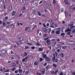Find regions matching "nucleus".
I'll return each instance as SVG.
<instances>
[{"instance_id":"obj_31","label":"nucleus","mask_w":75,"mask_h":75,"mask_svg":"<svg viewBox=\"0 0 75 75\" xmlns=\"http://www.w3.org/2000/svg\"><path fill=\"white\" fill-rule=\"evenodd\" d=\"M38 16H41V14H41V12H40V11L38 12Z\"/></svg>"},{"instance_id":"obj_14","label":"nucleus","mask_w":75,"mask_h":75,"mask_svg":"<svg viewBox=\"0 0 75 75\" xmlns=\"http://www.w3.org/2000/svg\"><path fill=\"white\" fill-rule=\"evenodd\" d=\"M69 31H71V30L68 29L67 30H65V33H67V32H69Z\"/></svg>"},{"instance_id":"obj_61","label":"nucleus","mask_w":75,"mask_h":75,"mask_svg":"<svg viewBox=\"0 0 75 75\" xmlns=\"http://www.w3.org/2000/svg\"><path fill=\"white\" fill-rule=\"evenodd\" d=\"M42 3V1H40L39 3V4H41Z\"/></svg>"},{"instance_id":"obj_18","label":"nucleus","mask_w":75,"mask_h":75,"mask_svg":"<svg viewBox=\"0 0 75 75\" xmlns=\"http://www.w3.org/2000/svg\"><path fill=\"white\" fill-rule=\"evenodd\" d=\"M16 13V11H13L12 13H11L12 16H14L15 15V13Z\"/></svg>"},{"instance_id":"obj_39","label":"nucleus","mask_w":75,"mask_h":75,"mask_svg":"<svg viewBox=\"0 0 75 75\" xmlns=\"http://www.w3.org/2000/svg\"><path fill=\"white\" fill-rule=\"evenodd\" d=\"M60 35L61 36H63L65 35V33H61Z\"/></svg>"},{"instance_id":"obj_42","label":"nucleus","mask_w":75,"mask_h":75,"mask_svg":"<svg viewBox=\"0 0 75 75\" xmlns=\"http://www.w3.org/2000/svg\"><path fill=\"white\" fill-rule=\"evenodd\" d=\"M25 48L24 49V50H27V49H29V47H26L25 46Z\"/></svg>"},{"instance_id":"obj_46","label":"nucleus","mask_w":75,"mask_h":75,"mask_svg":"<svg viewBox=\"0 0 75 75\" xmlns=\"http://www.w3.org/2000/svg\"><path fill=\"white\" fill-rule=\"evenodd\" d=\"M32 11H34V10H35V8L34 7H33L32 8Z\"/></svg>"},{"instance_id":"obj_64","label":"nucleus","mask_w":75,"mask_h":75,"mask_svg":"<svg viewBox=\"0 0 75 75\" xmlns=\"http://www.w3.org/2000/svg\"><path fill=\"white\" fill-rule=\"evenodd\" d=\"M2 24V21H0V25H1Z\"/></svg>"},{"instance_id":"obj_38","label":"nucleus","mask_w":75,"mask_h":75,"mask_svg":"<svg viewBox=\"0 0 75 75\" xmlns=\"http://www.w3.org/2000/svg\"><path fill=\"white\" fill-rule=\"evenodd\" d=\"M18 70H15V74H18Z\"/></svg>"},{"instance_id":"obj_33","label":"nucleus","mask_w":75,"mask_h":75,"mask_svg":"<svg viewBox=\"0 0 75 75\" xmlns=\"http://www.w3.org/2000/svg\"><path fill=\"white\" fill-rule=\"evenodd\" d=\"M75 27V25L74 26H71L70 27V29H73Z\"/></svg>"},{"instance_id":"obj_43","label":"nucleus","mask_w":75,"mask_h":75,"mask_svg":"<svg viewBox=\"0 0 75 75\" xmlns=\"http://www.w3.org/2000/svg\"><path fill=\"white\" fill-rule=\"evenodd\" d=\"M12 70V71H14V70H16V68L13 67Z\"/></svg>"},{"instance_id":"obj_63","label":"nucleus","mask_w":75,"mask_h":75,"mask_svg":"<svg viewBox=\"0 0 75 75\" xmlns=\"http://www.w3.org/2000/svg\"><path fill=\"white\" fill-rule=\"evenodd\" d=\"M60 75H63V73L61 72L60 73Z\"/></svg>"},{"instance_id":"obj_7","label":"nucleus","mask_w":75,"mask_h":75,"mask_svg":"<svg viewBox=\"0 0 75 75\" xmlns=\"http://www.w3.org/2000/svg\"><path fill=\"white\" fill-rule=\"evenodd\" d=\"M46 43L48 45H51V41H50V39L47 40Z\"/></svg>"},{"instance_id":"obj_58","label":"nucleus","mask_w":75,"mask_h":75,"mask_svg":"<svg viewBox=\"0 0 75 75\" xmlns=\"http://www.w3.org/2000/svg\"><path fill=\"white\" fill-rule=\"evenodd\" d=\"M36 45H40V44L39 43H36Z\"/></svg>"},{"instance_id":"obj_12","label":"nucleus","mask_w":75,"mask_h":75,"mask_svg":"<svg viewBox=\"0 0 75 75\" xmlns=\"http://www.w3.org/2000/svg\"><path fill=\"white\" fill-rule=\"evenodd\" d=\"M25 30L26 31L27 30L28 32H30V29H29L28 27H26Z\"/></svg>"},{"instance_id":"obj_15","label":"nucleus","mask_w":75,"mask_h":75,"mask_svg":"<svg viewBox=\"0 0 75 75\" xmlns=\"http://www.w3.org/2000/svg\"><path fill=\"white\" fill-rule=\"evenodd\" d=\"M23 55H24V57H25L28 55V54L26 52H25L23 54Z\"/></svg>"},{"instance_id":"obj_3","label":"nucleus","mask_w":75,"mask_h":75,"mask_svg":"<svg viewBox=\"0 0 75 75\" xmlns=\"http://www.w3.org/2000/svg\"><path fill=\"white\" fill-rule=\"evenodd\" d=\"M2 3L3 4L2 6L3 7H4V9H5L6 8V5H5V4L6 3V0H3Z\"/></svg>"},{"instance_id":"obj_47","label":"nucleus","mask_w":75,"mask_h":75,"mask_svg":"<svg viewBox=\"0 0 75 75\" xmlns=\"http://www.w3.org/2000/svg\"><path fill=\"white\" fill-rule=\"evenodd\" d=\"M11 22H9V21H8L7 23L6 24H11Z\"/></svg>"},{"instance_id":"obj_26","label":"nucleus","mask_w":75,"mask_h":75,"mask_svg":"<svg viewBox=\"0 0 75 75\" xmlns=\"http://www.w3.org/2000/svg\"><path fill=\"white\" fill-rule=\"evenodd\" d=\"M52 3L53 4H55L56 3V1L55 0H53L52 1Z\"/></svg>"},{"instance_id":"obj_16","label":"nucleus","mask_w":75,"mask_h":75,"mask_svg":"<svg viewBox=\"0 0 75 75\" xmlns=\"http://www.w3.org/2000/svg\"><path fill=\"white\" fill-rule=\"evenodd\" d=\"M60 56L64 59V54L63 53H61L60 54Z\"/></svg>"},{"instance_id":"obj_24","label":"nucleus","mask_w":75,"mask_h":75,"mask_svg":"<svg viewBox=\"0 0 75 75\" xmlns=\"http://www.w3.org/2000/svg\"><path fill=\"white\" fill-rule=\"evenodd\" d=\"M10 27L12 28H14V25H13V24H11L10 25Z\"/></svg>"},{"instance_id":"obj_55","label":"nucleus","mask_w":75,"mask_h":75,"mask_svg":"<svg viewBox=\"0 0 75 75\" xmlns=\"http://www.w3.org/2000/svg\"><path fill=\"white\" fill-rule=\"evenodd\" d=\"M23 0H20V3H23Z\"/></svg>"},{"instance_id":"obj_25","label":"nucleus","mask_w":75,"mask_h":75,"mask_svg":"<svg viewBox=\"0 0 75 75\" xmlns=\"http://www.w3.org/2000/svg\"><path fill=\"white\" fill-rule=\"evenodd\" d=\"M41 72L42 75H44V74H45V71H42Z\"/></svg>"},{"instance_id":"obj_20","label":"nucleus","mask_w":75,"mask_h":75,"mask_svg":"<svg viewBox=\"0 0 75 75\" xmlns=\"http://www.w3.org/2000/svg\"><path fill=\"white\" fill-rule=\"evenodd\" d=\"M40 71H45V69L43 68L40 69Z\"/></svg>"},{"instance_id":"obj_54","label":"nucleus","mask_w":75,"mask_h":75,"mask_svg":"<svg viewBox=\"0 0 75 75\" xmlns=\"http://www.w3.org/2000/svg\"><path fill=\"white\" fill-rule=\"evenodd\" d=\"M9 69H6V71H5V72H9Z\"/></svg>"},{"instance_id":"obj_4","label":"nucleus","mask_w":75,"mask_h":75,"mask_svg":"<svg viewBox=\"0 0 75 75\" xmlns=\"http://www.w3.org/2000/svg\"><path fill=\"white\" fill-rule=\"evenodd\" d=\"M45 60L47 62H50L51 59V58H50V57H47L45 59Z\"/></svg>"},{"instance_id":"obj_11","label":"nucleus","mask_w":75,"mask_h":75,"mask_svg":"<svg viewBox=\"0 0 75 75\" xmlns=\"http://www.w3.org/2000/svg\"><path fill=\"white\" fill-rule=\"evenodd\" d=\"M8 18V16H6L5 17V18L3 19V21H7Z\"/></svg>"},{"instance_id":"obj_22","label":"nucleus","mask_w":75,"mask_h":75,"mask_svg":"<svg viewBox=\"0 0 75 75\" xmlns=\"http://www.w3.org/2000/svg\"><path fill=\"white\" fill-rule=\"evenodd\" d=\"M50 68V66H49V65H48L46 67V69L47 70V69H48Z\"/></svg>"},{"instance_id":"obj_52","label":"nucleus","mask_w":75,"mask_h":75,"mask_svg":"<svg viewBox=\"0 0 75 75\" xmlns=\"http://www.w3.org/2000/svg\"><path fill=\"white\" fill-rule=\"evenodd\" d=\"M54 33H55V31H54V30H52V33L54 34Z\"/></svg>"},{"instance_id":"obj_29","label":"nucleus","mask_w":75,"mask_h":75,"mask_svg":"<svg viewBox=\"0 0 75 75\" xmlns=\"http://www.w3.org/2000/svg\"><path fill=\"white\" fill-rule=\"evenodd\" d=\"M65 14L66 16H67L68 14V12L66 11L65 12Z\"/></svg>"},{"instance_id":"obj_6","label":"nucleus","mask_w":75,"mask_h":75,"mask_svg":"<svg viewBox=\"0 0 75 75\" xmlns=\"http://www.w3.org/2000/svg\"><path fill=\"white\" fill-rule=\"evenodd\" d=\"M1 52L3 54H7V51L4 49L1 50Z\"/></svg>"},{"instance_id":"obj_34","label":"nucleus","mask_w":75,"mask_h":75,"mask_svg":"<svg viewBox=\"0 0 75 75\" xmlns=\"http://www.w3.org/2000/svg\"><path fill=\"white\" fill-rule=\"evenodd\" d=\"M54 71L53 70L51 71V74H52V75H54Z\"/></svg>"},{"instance_id":"obj_48","label":"nucleus","mask_w":75,"mask_h":75,"mask_svg":"<svg viewBox=\"0 0 75 75\" xmlns=\"http://www.w3.org/2000/svg\"><path fill=\"white\" fill-rule=\"evenodd\" d=\"M47 65V63L45 62L44 65V67H45Z\"/></svg>"},{"instance_id":"obj_41","label":"nucleus","mask_w":75,"mask_h":75,"mask_svg":"<svg viewBox=\"0 0 75 75\" xmlns=\"http://www.w3.org/2000/svg\"><path fill=\"white\" fill-rule=\"evenodd\" d=\"M49 22L50 23H52V21L51 19H50L49 20Z\"/></svg>"},{"instance_id":"obj_2","label":"nucleus","mask_w":75,"mask_h":75,"mask_svg":"<svg viewBox=\"0 0 75 75\" xmlns=\"http://www.w3.org/2000/svg\"><path fill=\"white\" fill-rule=\"evenodd\" d=\"M57 30H57L56 31V34H57V35H59V34H60L61 33V28H57Z\"/></svg>"},{"instance_id":"obj_49","label":"nucleus","mask_w":75,"mask_h":75,"mask_svg":"<svg viewBox=\"0 0 75 75\" xmlns=\"http://www.w3.org/2000/svg\"><path fill=\"white\" fill-rule=\"evenodd\" d=\"M61 12H63L64 11V8H62L61 9Z\"/></svg>"},{"instance_id":"obj_35","label":"nucleus","mask_w":75,"mask_h":75,"mask_svg":"<svg viewBox=\"0 0 75 75\" xmlns=\"http://www.w3.org/2000/svg\"><path fill=\"white\" fill-rule=\"evenodd\" d=\"M29 72H28V71H26L25 72V75H28V74H29Z\"/></svg>"},{"instance_id":"obj_21","label":"nucleus","mask_w":75,"mask_h":75,"mask_svg":"<svg viewBox=\"0 0 75 75\" xmlns=\"http://www.w3.org/2000/svg\"><path fill=\"white\" fill-rule=\"evenodd\" d=\"M39 50L40 51H42V50H43V48L42 47H39Z\"/></svg>"},{"instance_id":"obj_62","label":"nucleus","mask_w":75,"mask_h":75,"mask_svg":"<svg viewBox=\"0 0 75 75\" xmlns=\"http://www.w3.org/2000/svg\"><path fill=\"white\" fill-rule=\"evenodd\" d=\"M47 34H44L43 35L44 37H47Z\"/></svg>"},{"instance_id":"obj_56","label":"nucleus","mask_w":75,"mask_h":75,"mask_svg":"<svg viewBox=\"0 0 75 75\" xmlns=\"http://www.w3.org/2000/svg\"><path fill=\"white\" fill-rule=\"evenodd\" d=\"M57 51L58 52H60V50L58 49L57 50Z\"/></svg>"},{"instance_id":"obj_59","label":"nucleus","mask_w":75,"mask_h":75,"mask_svg":"<svg viewBox=\"0 0 75 75\" xmlns=\"http://www.w3.org/2000/svg\"><path fill=\"white\" fill-rule=\"evenodd\" d=\"M49 7H50V8H51V4H49Z\"/></svg>"},{"instance_id":"obj_51","label":"nucleus","mask_w":75,"mask_h":75,"mask_svg":"<svg viewBox=\"0 0 75 75\" xmlns=\"http://www.w3.org/2000/svg\"><path fill=\"white\" fill-rule=\"evenodd\" d=\"M37 13H38V11H36L35 12H34V14H37Z\"/></svg>"},{"instance_id":"obj_1","label":"nucleus","mask_w":75,"mask_h":75,"mask_svg":"<svg viewBox=\"0 0 75 75\" xmlns=\"http://www.w3.org/2000/svg\"><path fill=\"white\" fill-rule=\"evenodd\" d=\"M53 57L52 58V61L53 62H58V59L55 58V54L54 53L53 54Z\"/></svg>"},{"instance_id":"obj_9","label":"nucleus","mask_w":75,"mask_h":75,"mask_svg":"<svg viewBox=\"0 0 75 75\" xmlns=\"http://www.w3.org/2000/svg\"><path fill=\"white\" fill-rule=\"evenodd\" d=\"M12 10V6L10 5L9 7V11H11Z\"/></svg>"},{"instance_id":"obj_27","label":"nucleus","mask_w":75,"mask_h":75,"mask_svg":"<svg viewBox=\"0 0 75 75\" xmlns=\"http://www.w3.org/2000/svg\"><path fill=\"white\" fill-rule=\"evenodd\" d=\"M64 2L66 4H68V0H64Z\"/></svg>"},{"instance_id":"obj_17","label":"nucleus","mask_w":75,"mask_h":75,"mask_svg":"<svg viewBox=\"0 0 75 75\" xmlns=\"http://www.w3.org/2000/svg\"><path fill=\"white\" fill-rule=\"evenodd\" d=\"M66 35H71V32H68L66 33Z\"/></svg>"},{"instance_id":"obj_5","label":"nucleus","mask_w":75,"mask_h":75,"mask_svg":"<svg viewBox=\"0 0 75 75\" xmlns=\"http://www.w3.org/2000/svg\"><path fill=\"white\" fill-rule=\"evenodd\" d=\"M45 52H42V58H46L47 57V54H45Z\"/></svg>"},{"instance_id":"obj_37","label":"nucleus","mask_w":75,"mask_h":75,"mask_svg":"<svg viewBox=\"0 0 75 75\" xmlns=\"http://www.w3.org/2000/svg\"><path fill=\"white\" fill-rule=\"evenodd\" d=\"M3 25L4 26H6V23L4 22L3 21L2 22Z\"/></svg>"},{"instance_id":"obj_57","label":"nucleus","mask_w":75,"mask_h":75,"mask_svg":"<svg viewBox=\"0 0 75 75\" xmlns=\"http://www.w3.org/2000/svg\"><path fill=\"white\" fill-rule=\"evenodd\" d=\"M25 61V58H24L23 59V60H22L23 62H24V61Z\"/></svg>"},{"instance_id":"obj_28","label":"nucleus","mask_w":75,"mask_h":75,"mask_svg":"<svg viewBox=\"0 0 75 75\" xmlns=\"http://www.w3.org/2000/svg\"><path fill=\"white\" fill-rule=\"evenodd\" d=\"M18 72L19 73L21 72H23V69H19Z\"/></svg>"},{"instance_id":"obj_23","label":"nucleus","mask_w":75,"mask_h":75,"mask_svg":"<svg viewBox=\"0 0 75 75\" xmlns=\"http://www.w3.org/2000/svg\"><path fill=\"white\" fill-rule=\"evenodd\" d=\"M58 72H59V70H57L54 73V74L55 75L56 74H57Z\"/></svg>"},{"instance_id":"obj_53","label":"nucleus","mask_w":75,"mask_h":75,"mask_svg":"<svg viewBox=\"0 0 75 75\" xmlns=\"http://www.w3.org/2000/svg\"><path fill=\"white\" fill-rule=\"evenodd\" d=\"M17 24L18 25V27L20 26V23H19V22H17Z\"/></svg>"},{"instance_id":"obj_19","label":"nucleus","mask_w":75,"mask_h":75,"mask_svg":"<svg viewBox=\"0 0 75 75\" xmlns=\"http://www.w3.org/2000/svg\"><path fill=\"white\" fill-rule=\"evenodd\" d=\"M25 6H24L23 8V11H22V13H25V12H23V11H25Z\"/></svg>"},{"instance_id":"obj_44","label":"nucleus","mask_w":75,"mask_h":75,"mask_svg":"<svg viewBox=\"0 0 75 75\" xmlns=\"http://www.w3.org/2000/svg\"><path fill=\"white\" fill-rule=\"evenodd\" d=\"M13 67H15V66H16V64L15 63H13Z\"/></svg>"},{"instance_id":"obj_32","label":"nucleus","mask_w":75,"mask_h":75,"mask_svg":"<svg viewBox=\"0 0 75 75\" xmlns=\"http://www.w3.org/2000/svg\"><path fill=\"white\" fill-rule=\"evenodd\" d=\"M67 48V47L66 46H64V47H62V49L63 50H65V49Z\"/></svg>"},{"instance_id":"obj_36","label":"nucleus","mask_w":75,"mask_h":75,"mask_svg":"<svg viewBox=\"0 0 75 75\" xmlns=\"http://www.w3.org/2000/svg\"><path fill=\"white\" fill-rule=\"evenodd\" d=\"M53 67H55V68H56L57 67V64H53Z\"/></svg>"},{"instance_id":"obj_10","label":"nucleus","mask_w":75,"mask_h":75,"mask_svg":"<svg viewBox=\"0 0 75 75\" xmlns=\"http://www.w3.org/2000/svg\"><path fill=\"white\" fill-rule=\"evenodd\" d=\"M38 62L36 61H35L34 63V65H35V66H37V65H38Z\"/></svg>"},{"instance_id":"obj_30","label":"nucleus","mask_w":75,"mask_h":75,"mask_svg":"<svg viewBox=\"0 0 75 75\" xmlns=\"http://www.w3.org/2000/svg\"><path fill=\"white\" fill-rule=\"evenodd\" d=\"M29 55H28L25 58V59H26V60H27V59H28V58H29Z\"/></svg>"},{"instance_id":"obj_13","label":"nucleus","mask_w":75,"mask_h":75,"mask_svg":"<svg viewBox=\"0 0 75 75\" xmlns=\"http://www.w3.org/2000/svg\"><path fill=\"white\" fill-rule=\"evenodd\" d=\"M19 39L20 41H24V40L22 37H19Z\"/></svg>"},{"instance_id":"obj_40","label":"nucleus","mask_w":75,"mask_h":75,"mask_svg":"<svg viewBox=\"0 0 75 75\" xmlns=\"http://www.w3.org/2000/svg\"><path fill=\"white\" fill-rule=\"evenodd\" d=\"M43 60V59H42V58H40V62H42V61Z\"/></svg>"},{"instance_id":"obj_45","label":"nucleus","mask_w":75,"mask_h":75,"mask_svg":"<svg viewBox=\"0 0 75 75\" xmlns=\"http://www.w3.org/2000/svg\"><path fill=\"white\" fill-rule=\"evenodd\" d=\"M35 48V46H33L31 47V49L32 50H34Z\"/></svg>"},{"instance_id":"obj_8","label":"nucleus","mask_w":75,"mask_h":75,"mask_svg":"<svg viewBox=\"0 0 75 75\" xmlns=\"http://www.w3.org/2000/svg\"><path fill=\"white\" fill-rule=\"evenodd\" d=\"M16 44L18 45H21L22 44V42L21 41H18L16 43Z\"/></svg>"},{"instance_id":"obj_60","label":"nucleus","mask_w":75,"mask_h":75,"mask_svg":"<svg viewBox=\"0 0 75 75\" xmlns=\"http://www.w3.org/2000/svg\"><path fill=\"white\" fill-rule=\"evenodd\" d=\"M70 9H72V8H73V6H71L70 7Z\"/></svg>"},{"instance_id":"obj_50","label":"nucleus","mask_w":75,"mask_h":75,"mask_svg":"<svg viewBox=\"0 0 75 75\" xmlns=\"http://www.w3.org/2000/svg\"><path fill=\"white\" fill-rule=\"evenodd\" d=\"M57 46L59 48V47H61V45H60V44H58L57 45Z\"/></svg>"}]
</instances>
